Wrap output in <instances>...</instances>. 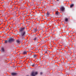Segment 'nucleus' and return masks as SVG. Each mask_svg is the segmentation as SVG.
<instances>
[{"instance_id":"nucleus-1","label":"nucleus","mask_w":76,"mask_h":76,"mask_svg":"<svg viewBox=\"0 0 76 76\" xmlns=\"http://www.w3.org/2000/svg\"><path fill=\"white\" fill-rule=\"evenodd\" d=\"M25 29V27H24L20 29V32H21L20 34V36L21 37H24L25 34V31H23Z\"/></svg>"},{"instance_id":"nucleus-2","label":"nucleus","mask_w":76,"mask_h":76,"mask_svg":"<svg viewBox=\"0 0 76 76\" xmlns=\"http://www.w3.org/2000/svg\"><path fill=\"white\" fill-rule=\"evenodd\" d=\"M38 74V72H32L31 73V76H35V75H37Z\"/></svg>"},{"instance_id":"nucleus-3","label":"nucleus","mask_w":76,"mask_h":76,"mask_svg":"<svg viewBox=\"0 0 76 76\" xmlns=\"http://www.w3.org/2000/svg\"><path fill=\"white\" fill-rule=\"evenodd\" d=\"M64 9H65V8H64V7H61V8L60 9V10L62 12H64Z\"/></svg>"},{"instance_id":"nucleus-4","label":"nucleus","mask_w":76,"mask_h":76,"mask_svg":"<svg viewBox=\"0 0 76 76\" xmlns=\"http://www.w3.org/2000/svg\"><path fill=\"white\" fill-rule=\"evenodd\" d=\"M14 41V39L11 38V39H10L9 40L8 42H11Z\"/></svg>"},{"instance_id":"nucleus-5","label":"nucleus","mask_w":76,"mask_h":76,"mask_svg":"<svg viewBox=\"0 0 76 76\" xmlns=\"http://www.w3.org/2000/svg\"><path fill=\"white\" fill-rule=\"evenodd\" d=\"M37 31H38L37 28H35L33 30V32H37Z\"/></svg>"},{"instance_id":"nucleus-6","label":"nucleus","mask_w":76,"mask_h":76,"mask_svg":"<svg viewBox=\"0 0 76 76\" xmlns=\"http://www.w3.org/2000/svg\"><path fill=\"white\" fill-rule=\"evenodd\" d=\"M27 54V52H26V51H24L23 52V54Z\"/></svg>"},{"instance_id":"nucleus-7","label":"nucleus","mask_w":76,"mask_h":76,"mask_svg":"<svg viewBox=\"0 0 76 76\" xmlns=\"http://www.w3.org/2000/svg\"><path fill=\"white\" fill-rule=\"evenodd\" d=\"M11 75L13 76H15V75H16L17 74L15 73H12Z\"/></svg>"},{"instance_id":"nucleus-8","label":"nucleus","mask_w":76,"mask_h":76,"mask_svg":"<svg viewBox=\"0 0 76 76\" xmlns=\"http://www.w3.org/2000/svg\"><path fill=\"white\" fill-rule=\"evenodd\" d=\"M17 44H20V41L19 40H17Z\"/></svg>"},{"instance_id":"nucleus-9","label":"nucleus","mask_w":76,"mask_h":76,"mask_svg":"<svg viewBox=\"0 0 76 76\" xmlns=\"http://www.w3.org/2000/svg\"><path fill=\"white\" fill-rule=\"evenodd\" d=\"M1 51H2V52L4 51V48H1Z\"/></svg>"},{"instance_id":"nucleus-10","label":"nucleus","mask_w":76,"mask_h":76,"mask_svg":"<svg viewBox=\"0 0 76 76\" xmlns=\"http://www.w3.org/2000/svg\"><path fill=\"white\" fill-rule=\"evenodd\" d=\"M68 20H69V19L68 18H66L65 19V22H68Z\"/></svg>"},{"instance_id":"nucleus-11","label":"nucleus","mask_w":76,"mask_h":76,"mask_svg":"<svg viewBox=\"0 0 76 76\" xmlns=\"http://www.w3.org/2000/svg\"><path fill=\"white\" fill-rule=\"evenodd\" d=\"M50 15V12H47V13H46L47 16H49Z\"/></svg>"},{"instance_id":"nucleus-12","label":"nucleus","mask_w":76,"mask_h":76,"mask_svg":"<svg viewBox=\"0 0 76 76\" xmlns=\"http://www.w3.org/2000/svg\"><path fill=\"white\" fill-rule=\"evenodd\" d=\"M37 56H38V55H34V58H36V57H37Z\"/></svg>"},{"instance_id":"nucleus-13","label":"nucleus","mask_w":76,"mask_h":76,"mask_svg":"<svg viewBox=\"0 0 76 76\" xmlns=\"http://www.w3.org/2000/svg\"><path fill=\"white\" fill-rule=\"evenodd\" d=\"M74 6V4H72L70 5V7H72Z\"/></svg>"},{"instance_id":"nucleus-14","label":"nucleus","mask_w":76,"mask_h":76,"mask_svg":"<svg viewBox=\"0 0 76 76\" xmlns=\"http://www.w3.org/2000/svg\"><path fill=\"white\" fill-rule=\"evenodd\" d=\"M56 15H58V12L57 11V12H56Z\"/></svg>"},{"instance_id":"nucleus-15","label":"nucleus","mask_w":76,"mask_h":76,"mask_svg":"<svg viewBox=\"0 0 76 76\" xmlns=\"http://www.w3.org/2000/svg\"><path fill=\"white\" fill-rule=\"evenodd\" d=\"M7 40H5L4 42V43H5V44H6V43H7Z\"/></svg>"},{"instance_id":"nucleus-16","label":"nucleus","mask_w":76,"mask_h":76,"mask_svg":"<svg viewBox=\"0 0 76 76\" xmlns=\"http://www.w3.org/2000/svg\"><path fill=\"white\" fill-rule=\"evenodd\" d=\"M36 39H37V37H35L34 38V41H35V40H36Z\"/></svg>"},{"instance_id":"nucleus-17","label":"nucleus","mask_w":76,"mask_h":76,"mask_svg":"<svg viewBox=\"0 0 76 76\" xmlns=\"http://www.w3.org/2000/svg\"><path fill=\"white\" fill-rule=\"evenodd\" d=\"M32 67H34V66H35V64H33V65H32Z\"/></svg>"},{"instance_id":"nucleus-18","label":"nucleus","mask_w":76,"mask_h":76,"mask_svg":"<svg viewBox=\"0 0 76 76\" xmlns=\"http://www.w3.org/2000/svg\"><path fill=\"white\" fill-rule=\"evenodd\" d=\"M42 74V72H41L40 73V75H41Z\"/></svg>"},{"instance_id":"nucleus-19","label":"nucleus","mask_w":76,"mask_h":76,"mask_svg":"<svg viewBox=\"0 0 76 76\" xmlns=\"http://www.w3.org/2000/svg\"><path fill=\"white\" fill-rule=\"evenodd\" d=\"M26 76H28V75H27Z\"/></svg>"}]
</instances>
